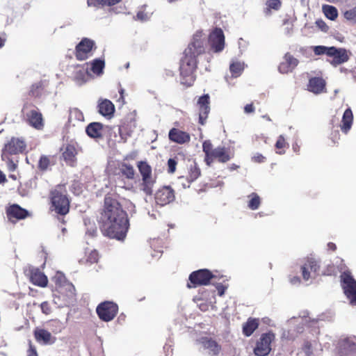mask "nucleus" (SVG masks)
I'll return each instance as SVG.
<instances>
[{
  "label": "nucleus",
  "instance_id": "obj_1",
  "mask_svg": "<svg viewBox=\"0 0 356 356\" xmlns=\"http://www.w3.org/2000/svg\"><path fill=\"white\" fill-rule=\"evenodd\" d=\"M102 231L105 235L119 241L126 237L129 226L127 213L116 198L106 195L102 214Z\"/></svg>",
  "mask_w": 356,
  "mask_h": 356
},
{
  "label": "nucleus",
  "instance_id": "obj_2",
  "mask_svg": "<svg viewBox=\"0 0 356 356\" xmlns=\"http://www.w3.org/2000/svg\"><path fill=\"white\" fill-rule=\"evenodd\" d=\"M201 31L197 32L192 42L184 51L181 60L180 75L182 84L190 86L195 81L194 73L197 67V57L204 52V39Z\"/></svg>",
  "mask_w": 356,
  "mask_h": 356
},
{
  "label": "nucleus",
  "instance_id": "obj_3",
  "mask_svg": "<svg viewBox=\"0 0 356 356\" xmlns=\"http://www.w3.org/2000/svg\"><path fill=\"white\" fill-rule=\"evenodd\" d=\"M56 284L58 295H54V302L58 307H67L75 300V288L72 283L66 281L65 275L57 272L52 278Z\"/></svg>",
  "mask_w": 356,
  "mask_h": 356
},
{
  "label": "nucleus",
  "instance_id": "obj_4",
  "mask_svg": "<svg viewBox=\"0 0 356 356\" xmlns=\"http://www.w3.org/2000/svg\"><path fill=\"white\" fill-rule=\"evenodd\" d=\"M51 203L56 213L65 215L69 211L70 202L63 185H58L51 191Z\"/></svg>",
  "mask_w": 356,
  "mask_h": 356
},
{
  "label": "nucleus",
  "instance_id": "obj_5",
  "mask_svg": "<svg viewBox=\"0 0 356 356\" xmlns=\"http://www.w3.org/2000/svg\"><path fill=\"white\" fill-rule=\"evenodd\" d=\"M139 172L142 176V183L140 184V190L146 195H150L153 192V186L155 180L152 176V168L145 161H140L138 163Z\"/></svg>",
  "mask_w": 356,
  "mask_h": 356
},
{
  "label": "nucleus",
  "instance_id": "obj_6",
  "mask_svg": "<svg viewBox=\"0 0 356 356\" xmlns=\"http://www.w3.org/2000/svg\"><path fill=\"white\" fill-rule=\"evenodd\" d=\"M341 286L344 294L353 306H356V280L349 271H345L341 275Z\"/></svg>",
  "mask_w": 356,
  "mask_h": 356
},
{
  "label": "nucleus",
  "instance_id": "obj_7",
  "mask_svg": "<svg viewBox=\"0 0 356 356\" xmlns=\"http://www.w3.org/2000/svg\"><path fill=\"white\" fill-rule=\"evenodd\" d=\"M339 356H356V337H348L341 339L337 345Z\"/></svg>",
  "mask_w": 356,
  "mask_h": 356
},
{
  "label": "nucleus",
  "instance_id": "obj_8",
  "mask_svg": "<svg viewBox=\"0 0 356 356\" xmlns=\"http://www.w3.org/2000/svg\"><path fill=\"white\" fill-rule=\"evenodd\" d=\"M320 265L314 258L308 257L301 266L302 276L305 281L313 280L318 275Z\"/></svg>",
  "mask_w": 356,
  "mask_h": 356
},
{
  "label": "nucleus",
  "instance_id": "obj_9",
  "mask_svg": "<svg viewBox=\"0 0 356 356\" xmlns=\"http://www.w3.org/2000/svg\"><path fill=\"white\" fill-rule=\"evenodd\" d=\"M96 310L99 318L108 322L113 320L116 316L118 307L112 302H104L99 305Z\"/></svg>",
  "mask_w": 356,
  "mask_h": 356
},
{
  "label": "nucleus",
  "instance_id": "obj_10",
  "mask_svg": "<svg viewBox=\"0 0 356 356\" xmlns=\"http://www.w3.org/2000/svg\"><path fill=\"white\" fill-rule=\"evenodd\" d=\"M275 335L272 332L263 334L254 349V353L257 356H266L270 350V343L274 340Z\"/></svg>",
  "mask_w": 356,
  "mask_h": 356
},
{
  "label": "nucleus",
  "instance_id": "obj_11",
  "mask_svg": "<svg viewBox=\"0 0 356 356\" xmlns=\"http://www.w3.org/2000/svg\"><path fill=\"white\" fill-rule=\"evenodd\" d=\"M26 143L23 139L13 137L5 143L1 153L9 155H17L19 153H22L26 149Z\"/></svg>",
  "mask_w": 356,
  "mask_h": 356
},
{
  "label": "nucleus",
  "instance_id": "obj_12",
  "mask_svg": "<svg viewBox=\"0 0 356 356\" xmlns=\"http://www.w3.org/2000/svg\"><path fill=\"white\" fill-rule=\"evenodd\" d=\"M350 54L351 53L346 49L331 47L329 57H331L332 60L329 62L332 66L337 67L347 62L350 58Z\"/></svg>",
  "mask_w": 356,
  "mask_h": 356
},
{
  "label": "nucleus",
  "instance_id": "obj_13",
  "mask_svg": "<svg viewBox=\"0 0 356 356\" xmlns=\"http://www.w3.org/2000/svg\"><path fill=\"white\" fill-rule=\"evenodd\" d=\"M209 41L215 52H220L225 47V36L221 29H215L209 35Z\"/></svg>",
  "mask_w": 356,
  "mask_h": 356
},
{
  "label": "nucleus",
  "instance_id": "obj_14",
  "mask_svg": "<svg viewBox=\"0 0 356 356\" xmlns=\"http://www.w3.org/2000/svg\"><path fill=\"white\" fill-rule=\"evenodd\" d=\"M213 277L211 273L207 269H201L193 272L189 276V280L193 286L207 285Z\"/></svg>",
  "mask_w": 356,
  "mask_h": 356
},
{
  "label": "nucleus",
  "instance_id": "obj_15",
  "mask_svg": "<svg viewBox=\"0 0 356 356\" xmlns=\"http://www.w3.org/2000/svg\"><path fill=\"white\" fill-rule=\"evenodd\" d=\"M27 123L37 130H42L44 128V120L42 113L38 108L31 109L25 115Z\"/></svg>",
  "mask_w": 356,
  "mask_h": 356
},
{
  "label": "nucleus",
  "instance_id": "obj_16",
  "mask_svg": "<svg viewBox=\"0 0 356 356\" xmlns=\"http://www.w3.org/2000/svg\"><path fill=\"white\" fill-rule=\"evenodd\" d=\"M95 43L92 40L84 38L83 39L76 47V57L78 60H83L87 59L90 54V51Z\"/></svg>",
  "mask_w": 356,
  "mask_h": 356
},
{
  "label": "nucleus",
  "instance_id": "obj_17",
  "mask_svg": "<svg viewBox=\"0 0 356 356\" xmlns=\"http://www.w3.org/2000/svg\"><path fill=\"white\" fill-rule=\"evenodd\" d=\"M155 200L158 204L166 205L175 200L174 191L170 186H164L156 192Z\"/></svg>",
  "mask_w": 356,
  "mask_h": 356
},
{
  "label": "nucleus",
  "instance_id": "obj_18",
  "mask_svg": "<svg viewBox=\"0 0 356 356\" xmlns=\"http://www.w3.org/2000/svg\"><path fill=\"white\" fill-rule=\"evenodd\" d=\"M209 95H204L200 97L197 101V105L199 106V122L202 125L206 123L208 114L210 111L209 106Z\"/></svg>",
  "mask_w": 356,
  "mask_h": 356
},
{
  "label": "nucleus",
  "instance_id": "obj_19",
  "mask_svg": "<svg viewBox=\"0 0 356 356\" xmlns=\"http://www.w3.org/2000/svg\"><path fill=\"white\" fill-rule=\"evenodd\" d=\"M169 140L175 143L183 145L190 142L191 136L188 133L177 128H172L168 133Z\"/></svg>",
  "mask_w": 356,
  "mask_h": 356
},
{
  "label": "nucleus",
  "instance_id": "obj_20",
  "mask_svg": "<svg viewBox=\"0 0 356 356\" xmlns=\"http://www.w3.org/2000/svg\"><path fill=\"white\" fill-rule=\"evenodd\" d=\"M6 214L8 220L15 223L17 220L25 218L28 216V211L17 204H13L8 208Z\"/></svg>",
  "mask_w": 356,
  "mask_h": 356
},
{
  "label": "nucleus",
  "instance_id": "obj_21",
  "mask_svg": "<svg viewBox=\"0 0 356 356\" xmlns=\"http://www.w3.org/2000/svg\"><path fill=\"white\" fill-rule=\"evenodd\" d=\"M30 280L36 286L44 287L47 285L48 280L47 276L38 268H31L30 269Z\"/></svg>",
  "mask_w": 356,
  "mask_h": 356
},
{
  "label": "nucleus",
  "instance_id": "obj_22",
  "mask_svg": "<svg viewBox=\"0 0 356 356\" xmlns=\"http://www.w3.org/2000/svg\"><path fill=\"white\" fill-rule=\"evenodd\" d=\"M298 64V60L288 53L285 54L284 61L280 63L278 69L281 73L286 74L291 72Z\"/></svg>",
  "mask_w": 356,
  "mask_h": 356
},
{
  "label": "nucleus",
  "instance_id": "obj_23",
  "mask_svg": "<svg viewBox=\"0 0 356 356\" xmlns=\"http://www.w3.org/2000/svg\"><path fill=\"white\" fill-rule=\"evenodd\" d=\"M34 335L37 341L44 345L53 344L56 340V337L44 329L36 328Z\"/></svg>",
  "mask_w": 356,
  "mask_h": 356
},
{
  "label": "nucleus",
  "instance_id": "obj_24",
  "mask_svg": "<svg viewBox=\"0 0 356 356\" xmlns=\"http://www.w3.org/2000/svg\"><path fill=\"white\" fill-rule=\"evenodd\" d=\"M197 341L204 350H208L209 355H216L220 350V346L216 341L208 337H202Z\"/></svg>",
  "mask_w": 356,
  "mask_h": 356
},
{
  "label": "nucleus",
  "instance_id": "obj_25",
  "mask_svg": "<svg viewBox=\"0 0 356 356\" xmlns=\"http://www.w3.org/2000/svg\"><path fill=\"white\" fill-rule=\"evenodd\" d=\"M103 124L100 122H91L86 129L88 136L92 138H102L103 136Z\"/></svg>",
  "mask_w": 356,
  "mask_h": 356
},
{
  "label": "nucleus",
  "instance_id": "obj_26",
  "mask_svg": "<svg viewBox=\"0 0 356 356\" xmlns=\"http://www.w3.org/2000/svg\"><path fill=\"white\" fill-rule=\"evenodd\" d=\"M308 90L315 94L323 92L325 88V81L320 77H314L309 79L307 86Z\"/></svg>",
  "mask_w": 356,
  "mask_h": 356
},
{
  "label": "nucleus",
  "instance_id": "obj_27",
  "mask_svg": "<svg viewBox=\"0 0 356 356\" xmlns=\"http://www.w3.org/2000/svg\"><path fill=\"white\" fill-rule=\"evenodd\" d=\"M99 113L108 118L113 115L115 106L108 99H104L98 104Z\"/></svg>",
  "mask_w": 356,
  "mask_h": 356
},
{
  "label": "nucleus",
  "instance_id": "obj_28",
  "mask_svg": "<svg viewBox=\"0 0 356 356\" xmlns=\"http://www.w3.org/2000/svg\"><path fill=\"white\" fill-rule=\"evenodd\" d=\"M353 122V115L350 108H348L343 113L341 124L340 125L341 130L343 133L347 134L351 129Z\"/></svg>",
  "mask_w": 356,
  "mask_h": 356
},
{
  "label": "nucleus",
  "instance_id": "obj_29",
  "mask_svg": "<svg viewBox=\"0 0 356 356\" xmlns=\"http://www.w3.org/2000/svg\"><path fill=\"white\" fill-rule=\"evenodd\" d=\"M77 151L73 145H67L63 153V157L67 164L73 165L76 161Z\"/></svg>",
  "mask_w": 356,
  "mask_h": 356
},
{
  "label": "nucleus",
  "instance_id": "obj_30",
  "mask_svg": "<svg viewBox=\"0 0 356 356\" xmlns=\"http://www.w3.org/2000/svg\"><path fill=\"white\" fill-rule=\"evenodd\" d=\"M211 156H213L214 159H216L221 163H225L232 158L227 149L225 147L221 146L213 149Z\"/></svg>",
  "mask_w": 356,
  "mask_h": 356
},
{
  "label": "nucleus",
  "instance_id": "obj_31",
  "mask_svg": "<svg viewBox=\"0 0 356 356\" xmlns=\"http://www.w3.org/2000/svg\"><path fill=\"white\" fill-rule=\"evenodd\" d=\"M259 326V321L256 318H248L246 323L243 325V333L246 337H250L252 334L254 330Z\"/></svg>",
  "mask_w": 356,
  "mask_h": 356
},
{
  "label": "nucleus",
  "instance_id": "obj_32",
  "mask_svg": "<svg viewBox=\"0 0 356 356\" xmlns=\"http://www.w3.org/2000/svg\"><path fill=\"white\" fill-rule=\"evenodd\" d=\"M13 155L1 153V160L5 163L9 172H14L17 168L18 160Z\"/></svg>",
  "mask_w": 356,
  "mask_h": 356
},
{
  "label": "nucleus",
  "instance_id": "obj_33",
  "mask_svg": "<svg viewBox=\"0 0 356 356\" xmlns=\"http://www.w3.org/2000/svg\"><path fill=\"white\" fill-rule=\"evenodd\" d=\"M122 0H87V3L89 7L100 8L104 6H113Z\"/></svg>",
  "mask_w": 356,
  "mask_h": 356
},
{
  "label": "nucleus",
  "instance_id": "obj_34",
  "mask_svg": "<svg viewBox=\"0 0 356 356\" xmlns=\"http://www.w3.org/2000/svg\"><path fill=\"white\" fill-rule=\"evenodd\" d=\"M119 170L120 172L127 179H134L135 171L131 165L123 163L120 165Z\"/></svg>",
  "mask_w": 356,
  "mask_h": 356
},
{
  "label": "nucleus",
  "instance_id": "obj_35",
  "mask_svg": "<svg viewBox=\"0 0 356 356\" xmlns=\"http://www.w3.org/2000/svg\"><path fill=\"white\" fill-rule=\"evenodd\" d=\"M104 61L101 59H95L91 63L90 70L97 76H100L103 73V70L104 68Z\"/></svg>",
  "mask_w": 356,
  "mask_h": 356
},
{
  "label": "nucleus",
  "instance_id": "obj_36",
  "mask_svg": "<svg viewBox=\"0 0 356 356\" xmlns=\"http://www.w3.org/2000/svg\"><path fill=\"white\" fill-rule=\"evenodd\" d=\"M322 9L325 17L331 20H334L338 16L337 9L332 6L324 5Z\"/></svg>",
  "mask_w": 356,
  "mask_h": 356
},
{
  "label": "nucleus",
  "instance_id": "obj_37",
  "mask_svg": "<svg viewBox=\"0 0 356 356\" xmlns=\"http://www.w3.org/2000/svg\"><path fill=\"white\" fill-rule=\"evenodd\" d=\"M282 6L280 0H267L266 2V8H264V13L266 15L270 14V10H278Z\"/></svg>",
  "mask_w": 356,
  "mask_h": 356
},
{
  "label": "nucleus",
  "instance_id": "obj_38",
  "mask_svg": "<svg viewBox=\"0 0 356 356\" xmlns=\"http://www.w3.org/2000/svg\"><path fill=\"white\" fill-rule=\"evenodd\" d=\"M244 63L236 61L231 63L229 69L233 76L238 77L244 70Z\"/></svg>",
  "mask_w": 356,
  "mask_h": 356
},
{
  "label": "nucleus",
  "instance_id": "obj_39",
  "mask_svg": "<svg viewBox=\"0 0 356 356\" xmlns=\"http://www.w3.org/2000/svg\"><path fill=\"white\" fill-rule=\"evenodd\" d=\"M200 175V169L197 166V163L195 161H193V163H191L189 167V172L188 177L189 182L194 181L199 177Z\"/></svg>",
  "mask_w": 356,
  "mask_h": 356
},
{
  "label": "nucleus",
  "instance_id": "obj_40",
  "mask_svg": "<svg viewBox=\"0 0 356 356\" xmlns=\"http://www.w3.org/2000/svg\"><path fill=\"white\" fill-rule=\"evenodd\" d=\"M248 197L250 198L248 204L249 209L252 210L257 209L261 204L259 196L257 193H252L248 195Z\"/></svg>",
  "mask_w": 356,
  "mask_h": 356
},
{
  "label": "nucleus",
  "instance_id": "obj_41",
  "mask_svg": "<svg viewBox=\"0 0 356 356\" xmlns=\"http://www.w3.org/2000/svg\"><path fill=\"white\" fill-rule=\"evenodd\" d=\"M84 120L83 113L78 108H72L70 111L69 121L73 122L75 121L82 122Z\"/></svg>",
  "mask_w": 356,
  "mask_h": 356
},
{
  "label": "nucleus",
  "instance_id": "obj_42",
  "mask_svg": "<svg viewBox=\"0 0 356 356\" xmlns=\"http://www.w3.org/2000/svg\"><path fill=\"white\" fill-rule=\"evenodd\" d=\"M51 156L42 155L38 161V168L42 171L48 170L51 163Z\"/></svg>",
  "mask_w": 356,
  "mask_h": 356
},
{
  "label": "nucleus",
  "instance_id": "obj_43",
  "mask_svg": "<svg viewBox=\"0 0 356 356\" xmlns=\"http://www.w3.org/2000/svg\"><path fill=\"white\" fill-rule=\"evenodd\" d=\"M84 223L86 226V234L88 236L93 237L97 234V227L94 222H91L90 220L84 219Z\"/></svg>",
  "mask_w": 356,
  "mask_h": 356
},
{
  "label": "nucleus",
  "instance_id": "obj_44",
  "mask_svg": "<svg viewBox=\"0 0 356 356\" xmlns=\"http://www.w3.org/2000/svg\"><path fill=\"white\" fill-rule=\"evenodd\" d=\"M331 51V47H325V46H316L314 47V51L316 55H323L325 54L327 56H330V53Z\"/></svg>",
  "mask_w": 356,
  "mask_h": 356
},
{
  "label": "nucleus",
  "instance_id": "obj_45",
  "mask_svg": "<svg viewBox=\"0 0 356 356\" xmlns=\"http://www.w3.org/2000/svg\"><path fill=\"white\" fill-rule=\"evenodd\" d=\"M343 16L347 20L356 23V6L344 12Z\"/></svg>",
  "mask_w": 356,
  "mask_h": 356
},
{
  "label": "nucleus",
  "instance_id": "obj_46",
  "mask_svg": "<svg viewBox=\"0 0 356 356\" xmlns=\"http://www.w3.org/2000/svg\"><path fill=\"white\" fill-rule=\"evenodd\" d=\"M202 149L205 154H211L213 152L210 140H205L202 144Z\"/></svg>",
  "mask_w": 356,
  "mask_h": 356
},
{
  "label": "nucleus",
  "instance_id": "obj_47",
  "mask_svg": "<svg viewBox=\"0 0 356 356\" xmlns=\"http://www.w3.org/2000/svg\"><path fill=\"white\" fill-rule=\"evenodd\" d=\"M99 259L98 252L96 250H92L87 257V261L91 264L97 262Z\"/></svg>",
  "mask_w": 356,
  "mask_h": 356
},
{
  "label": "nucleus",
  "instance_id": "obj_48",
  "mask_svg": "<svg viewBox=\"0 0 356 356\" xmlns=\"http://www.w3.org/2000/svg\"><path fill=\"white\" fill-rule=\"evenodd\" d=\"M177 163L176 160L174 159H170L168 161V172L174 173L175 172Z\"/></svg>",
  "mask_w": 356,
  "mask_h": 356
},
{
  "label": "nucleus",
  "instance_id": "obj_49",
  "mask_svg": "<svg viewBox=\"0 0 356 356\" xmlns=\"http://www.w3.org/2000/svg\"><path fill=\"white\" fill-rule=\"evenodd\" d=\"M40 308L43 314H49L51 312V307L48 302H43L40 305Z\"/></svg>",
  "mask_w": 356,
  "mask_h": 356
},
{
  "label": "nucleus",
  "instance_id": "obj_50",
  "mask_svg": "<svg viewBox=\"0 0 356 356\" xmlns=\"http://www.w3.org/2000/svg\"><path fill=\"white\" fill-rule=\"evenodd\" d=\"M285 139L282 135H280L275 143V147L277 149H282L285 146Z\"/></svg>",
  "mask_w": 356,
  "mask_h": 356
},
{
  "label": "nucleus",
  "instance_id": "obj_51",
  "mask_svg": "<svg viewBox=\"0 0 356 356\" xmlns=\"http://www.w3.org/2000/svg\"><path fill=\"white\" fill-rule=\"evenodd\" d=\"M266 158L261 154L257 153L253 157L252 160L257 163H263L265 161Z\"/></svg>",
  "mask_w": 356,
  "mask_h": 356
},
{
  "label": "nucleus",
  "instance_id": "obj_52",
  "mask_svg": "<svg viewBox=\"0 0 356 356\" xmlns=\"http://www.w3.org/2000/svg\"><path fill=\"white\" fill-rule=\"evenodd\" d=\"M49 325L51 326L55 325L56 327H58V328L55 331H54L55 333H58V332H60L61 326H60V323L59 321H51L49 322Z\"/></svg>",
  "mask_w": 356,
  "mask_h": 356
},
{
  "label": "nucleus",
  "instance_id": "obj_53",
  "mask_svg": "<svg viewBox=\"0 0 356 356\" xmlns=\"http://www.w3.org/2000/svg\"><path fill=\"white\" fill-rule=\"evenodd\" d=\"M137 19L141 21H145L148 19L147 15L143 11H139L137 13Z\"/></svg>",
  "mask_w": 356,
  "mask_h": 356
},
{
  "label": "nucleus",
  "instance_id": "obj_54",
  "mask_svg": "<svg viewBox=\"0 0 356 356\" xmlns=\"http://www.w3.org/2000/svg\"><path fill=\"white\" fill-rule=\"evenodd\" d=\"M244 111L246 113H250L254 112V108L252 104H249L245 106Z\"/></svg>",
  "mask_w": 356,
  "mask_h": 356
},
{
  "label": "nucleus",
  "instance_id": "obj_55",
  "mask_svg": "<svg viewBox=\"0 0 356 356\" xmlns=\"http://www.w3.org/2000/svg\"><path fill=\"white\" fill-rule=\"evenodd\" d=\"M290 282L291 284L296 285L300 283V279L298 276L290 277Z\"/></svg>",
  "mask_w": 356,
  "mask_h": 356
},
{
  "label": "nucleus",
  "instance_id": "obj_56",
  "mask_svg": "<svg viewBox=\"0 0 356 356\" xmlns=\"http://www.w3.org/2000/svg\"><path fill=\"white\" fill-rule=\"evenodd\" d=\"M211 154H206V156H205V161L208 165H210L211 163H212L213 160L214 159L213 156H211Z\"/></svg>",
  "mask_w": 356,
  "mask_h": 356
},
{
  "label": "nucleus",
  "instance_id": "obj_57",
  "mask_svg": "<svg viewBox=\"0 0 356 356\" xmlns=\"http://www.w3.org/2000/svg\"><path fill=\"white\" fill-rule=\"evenodd\" d=\"M28 356H38L35 349L33 348L32 346H31L29 350Z\"/></svg>",
  "mask_w": 356,
  "mask_h": 356
},
{
  "label": "nucleus",
  "instance_id": "obj_58",
  "mask_svg": "<svg viewBox=\"0 0 356 356\" xmlns=\"http://www.w3.org/2000/svg\"><path fill=\"white\" fill-rule=\"evenodd\" d=\"M199 307L202 311H207L209 307V305L207 303H200Z\"/></svg>",
  "mask_w": 356,
  "mask_h": 356
},
{
  "label": "nucleus",
  "instance_id": "obj_59",
  "mask_svg": "<svg viewBox=\"0 0 356 356\" xmlns=\"http://www.w3.org/2000/svg\"><path fill=\"white\" fill-rule=\"evenodd\" d=\"M218 292L219 296H222L225 293V288L222 285H219L217 286Z\"/></svg>",
  "mask_w": 356,
  "mask_h": 356
},
{
  "label": "nucleus",
  "instance_id": "obj_60",
  "mask_svg": "<svg viewBox=\"0 0 356 356\" xmlns=\"http://www.w3.org/2000/svg\"><path fill=\"white\" fill-rule=\"evenodd\" d=\"M39 87H40V86H39L38 85H33L32 88H31V92L32 93V95H34V96H37V95H38V92H35L33 90V88H39Z\"/></svg>",
  "mask_w": 356,
  "mask_h": 356
},
{
  "label": "nucleus",
  "instance_id": "obj_61",
  "mask_svg": "<svg viewBox=\"0 0 356 356\" xmlns=\"http://www.w3.org/2000/svg\"><path fill=\"white\" fill-rule=\"evenodd\" d=\"M327 246H328L329 249L332 250H335L337 248L336 245L333 243H329L327 244Z\"/></svg>",
  "mask_w": 356,
  "mask_h": 356
},
{
  "label": "nucleus",
  "instance_id": "obj_62",
  "mask_svg": "<svg viewBox=\"0 0 356 356\" xmlns=\"http://www.w3.org/2000/svg\"><path fill=\"white\" fill-rule=\"evenodd\" d=\"M299 149H300V147H299V146L298 145L297 143H295V144L293 145V149L294 152H299Z\"/></svg>",
  "mask_w": 356,
  "mask_h": 356
},
{
  "label": "nucleus",
  "instance_id": "obj_63",
  "mask_svg": "<svg viewBox=\"0 0 356 356\" xmlns=\"http://www.w3.org/2000/svg\"><path fill=\"white\" fill-rule=\"evenodd\" d=\"M316 24L318 25L320 28L323 29V26H326L325 23L323 21H317Z\"/></svg>",
  "mask_w": 356,
  "mask_h": 356
},
{
  "label": "nucleus",
  "instance_id": "obj_64",
  "mask_svg": "<svg viewBox=\"0 0 356 356\" xmlns=\"http://www.w3.org/2000/svg\"><path fill=\"white\" fill-rule=\"evenodd\" d=\"M5 179V175L0 171V183L4 181Z\"/></svg>",
  "mask_w": 356,
  "mask_h": 356
}]
</instances>
